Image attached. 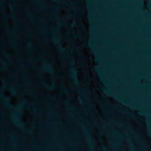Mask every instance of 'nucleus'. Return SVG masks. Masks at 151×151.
<instances>
[{"instance_id":"1","label":"nucleus","mask_w":151,"mask_h":151,"mask_svg":"<svg viewBox=\"0 0 151 151\" xmlns=\"http://www.w3.org/2000/svg\"><path fill=\"white\" fill-rule=\"evenodd\" d=\"M76 71L74 69H72L71 72L69 73L70 75L72 78L73 80L76 84H78L79 82L77 78V76L76 75Z\"/></svg>"},{"instance_id":"2","label":"nucleus","mask_w":151,"mask_h":151,"mask_svg":"<svg viewBox=\"0 0 151 151\" xmlns=\"http://www.w3.org/2000/svg\"><path fill=\"white\" fill-rule=\"evenodd\" d=\"M49 68H46V67H43L40 68V69L43 71L45 72H48L50 73H52L53 72V69L52 67V64L50 63L49 64Z\"/></svg>"},{"instance_id":"3","label":"nucleus","mask_w":151,"mask_h":151,"mask_svg":"<svg viewBox=\"0 0 151 151\" xmlns=\"http://www.w3.org/2000/svg\"><path fill=\"white\" fill-rule=\"evenodd\" d=\"M0 97L6 100V102L5 103L6 106L10 107H12L11 103L8 101L9 100V98L8 96H4L3 94L1 93L0 94Z\"/></svg>"},{"instance_id":"4","label":"nucleus","mask_w":151,"mask_h":151,"mask_svg":"<svg viewBox=\"0 0 151 151\" xmlns=\"http://www.w3.org/2000/svg\"><path fill=\"white\" fill-rule=\"evenodd\" d=\"M55 84H53L50 86H45V87L49 90H52L54 89L55 87Z\"/></svg>"},{"instance_id":"5","label":"nucleus","mask_w":151,"mask_h":151,"mask_svg":"<svg viewBox=\"0 0 151 151\" xmlns=\"http://www.w3.org/2000/svg\"><path fill=\"white\" fill-rule=\"evenodd\" d=\"M58 50L60 52H63L65 51V50L63 49L61 45H58L57 46Z\"/></svg>"},{"instance_id":"6","label":"nucleus","mask_w":151,"mask_h":151,"mask_svg":"<svg viewBox=\"0 0 151 151\" xmlns=\"http://www.w3.org/2000/svg\"><path fill=\"white\" fill-rule=\"evenodd\" d=\"M26 44L27 45L32 48H33L34 47V45L31 43L29 41H27L26 42Z\"/></svg>"},{"instance_id":"7","label":"nucleus","mask_w":151,"mask_h":151,"mask_svg":"<svg viewBox=\"0 0 151 151\" xmlns=\"http://www.w3.org/2000/svg\"><path fill=\"white\" fill-rule=\"evenodd\" d=\"M3 55L4 56L7 58L9 59H11V57L10 56L7 54L5 52H3Z\"/></svg>"},{"instance_id":"8","label":"nucleus","mask_w":151,"mask_h":151,"mask_svg":"<svg viewBox=\"0 0 151 151\" xmlns=\"http://www.w3.org/2000/svg\"><path fill=\"white\" fill-rule=\"evenodd\" d=\"M109 96H112L113 98H115V99H119V97H118L117 96H116L112 95L111 94H110V93L109 94Z\"/></svg>"},{"instance_id":"9","label":"nucleus","mask_w":151,"mask_h":151,"mask_svg":"<svg viewBox=\"0 0 151 151\" xmlns=\"http://www.w3.org/2000/svg\"><path fill=\"white\" fill-rule=\"evenodd\" d=\"M62 90L63 91L65 92H67L69 91L66 88H63Z\"/></svg>"},{"instance_id":"10","label":"nucleus","mask_w":151,"mask_h":151,"mask_svg":"<svg viewBox=\"0 0 151 151\" xmlns=\"http://www.w3.org/2000/svg\"><path fill=\"white\" fill-rule=\"evenodd\" d=\"M10 90L13 93H14L15 92V90L12 88H10Z\"/></svg>"},{"instance_id":"11","label":"nucleus","mask_w":151,"mask_h":151,"mask_svg":"<svg viewBox=\"0 0 151 151\" xmlns=\"http://www.w3.org/2000/svg\"><path fill=\"white\" fill-rule=\"evenodd\" d=\"M37 77L41 79H43L44 78V76H42L39 75L37 76Z\"/></svg>"},{"instance_id":"12","label":"nucleus","mask_w":151,"mask_h":151,"mask_svg":"<svg viewBox=\"0 0 151 151\" xmlns=\"http://www.w3.org/2000/svg\"><path fill=\"white\" fill-rule=\"evenodd\" d=\"M80 37V35L79 34H78L76 35H74V38H79Z\"/></svg>"},{"instance_id":"13","label":"nucleus","mask_w":151,"mask_h":151,"mask_svg":"<svg viewBox=\"0 0 151 151\" xmlns=\"http://www.w3.org/2000/svg\"><path fill=\"white\" fill-rule=\"evenodd\" d=\"M17 124L20 126L22 127L23 126V123L21 124L20 122H18L17 123Z\"/></svg>"},{"instance_id":"14","label":"nucleus","mask_w":151,"mask_h":151,"mask_svg":"<svg viewBox=\"0 0 151 151\" xmlns=\"http://www.w3.org/2000/svg\"><path fill=\"white\" fill-rule=\"evenodd\" d=\"M76 25V23L75 22L73 23L72 25H69V26L73 27Z\"/></svg>"},{"instance_id":"15","label":"nucleus","mask_w":151,"mask_h":151,"mask_svg":"<svg viewBox=\"0 0 151 151\" xmlns=\"http://www.w3.org/2000/svg\"><path fill=\"white\" fill-rule=\"evenodd\" d=\"M6 67L5 65H4V66L2 68H0V70H4L6 69Z\"/></svg>"},{"instance_id":"16","label":"nucleus","mask_w":151,"mask_h":151,"mask_svg":"<svg viewBox=\"0 0 151 151\" xmlns=\"http://www.w3.org/2000/svg\"><path fill=\"white\" fill-rule=\"evenodd\" d=\"M23 105V103H21L17 107V108H20L21 106H22V105Z\"/></svg>"},{"instance_id":"17","label":"nucleus","mask_w":151,"mask_h":151,"mask_svg":"<svg viewBox=\"0 0 151 151\" xmlns=\"http://www.w3.org/2000/svg\"><path fill=\"white\" fill-rule=\"evenodd\" d=\"M10 7L12 10H13L14 9V8L13 6L11 5L10 6Z\"/></svg>"},{"instance_id":"18","label":"nucleus","mask_w":151,"mask_h":151,"mask_svg":"<svg viewBox=\"0 0 151 151\" xmlns=\"http://www.w3.org/2000/svg\"><path fill=\"white\" fill-rule=\"evenodd\" d=\"M4 17H8L7 14L5 12H4Z\"/></svg>"},{"instance_id":"19","label":"nucleus","mask_w":151,"mask_h":151,"mask_svg":"<svg viewBox=\"0 0 151 151\" xmlns=\"http://www.w3.org/2000/svg\"><path fill=\"white\" fill-rule=\"evenodd\" d=\"M80 26L81 27L83 28L84 27L83 24V23H81L80 25Z\"/></svg>"},{"instance_id":"20","label":"nucleus","mask_w":151,"mask_h":151,"mask_svg":"<svg viewBox=\"0 0 151 151\" xmlns=\"http://www.w3.org/2000/svg\"><path fill=\"white\" fill-rule=\"evenodd\" d=\"M54 42H57L58 43H60V42L58 40H54Z\"/></svg>"},{"instance_id":"21","label":"nucleus","mask_w":151,"mask_h":151,"mask_svg":"<svg viewBox=\"0 0 151 151\" xmlns=\"http://www.w3.org/2000/svg\"><path fill=\"white\" fill-rule=\"evenodd\" d=\"M2 81L5 86H6V81L4 80H2Z\"/></svg>"},{"instance_id":"22","label":"nucleus","mask_w":151,"mask_h":151,"mask_svg":"<svg viewBox=\"0 0 151 151\" xmlns=\"http://www.w3.org/2000/svg\"><path fill=\"white\" fill-rule=\"evenodd\" d=\"M102 90H103V91H104V92H106V93H107V94L108 93L107 92V91H106V90L105 89H102Z\"/></svg>"},{"instance_id":"23","label":"nucleus","mask_w":151,"mask_h":151,"mask_svg":"<svg viewBox=\"0 0 151 151\" xmlns=\"http://www.w3.org/2000/svg\"><path fill=\"white\" fill-rule=\"evenodd\" d=\"M80 57L82 59H84L85 58V57L83 56L82 55H81Z\"/></svg>"},{"instance_id":"24","label":"nucleus","mask_w":151,"mask_h":151,"mask_svg":"<svg viewBox=\"0 0 151 151\" xmlns=\"http://www.w3.org/2000/svg\"><path fill=\"white\" fill-rule=\"evenodd\" d=\"M24 11L27 12H29V10L27 9H24Z\"/></svg>"},{"instance_id":"25","label":"nucleus","mask_w":151,"mask_h":151,"mask_svg":"<svg viewBox=\"0 0 151 151\" xmlns=\"http://www.w3.org/2000/svg\"><path fill=\"white\" fill-rule=\"evenodd\" d=\"M68 100H67V101H65V102H64V104H66L67 103V102H68Z\"/></svg>"},{"instance_id":"26","label":"nucleus","mask_w":151,"mask_h":151,"mask_svg":"<svg viewBox=\"0 0 151 151\" xmlns=\"http://www.w3.org/2000/svg\"><path fill=\"white\" fill-rule=\"evenodd\" d=\"M68 15V16L69 17H71L72 16V15L70 14H69Z\"/></svg>"},{"instance_id":"27","label":"nucleus","mask_w":151,"mask_h":151,"mask_svg":"<svg viewBox=\"0 0 151 151\" xmlns=\"http://www.w3.org/2000/svg\"><path fill=\"white\" fill-rule=\"evenodd\" d=\"M71 62H72V63H74V59H72V60H71Z\"/></svg>"},{"instance_id":"28","label":"nucleus","mask_w":151,"mask_h":151,"mask_svg":"<svg viewBox=\"0 0 151 151\" xmlns=\"http://www.w3.org/2000/svg\"><path fill=\"white\" fill-rule=\"evenodd\" d=\"M42 56H38L37 57V58H42Z\"/></svg>"},{"instance_id":"29","label":"nucleus","mask_w":151,"mask_h":151,"mask_svg":"<svg viewBox=\"0 0 151 151\" xmlns=\"http://www.w3.org/2000/svg\"><path fill=\"white\" fill-rule=\"evenodd\" d=\"M102 148L103 149H104V150L105 149V146H103L102 147Z\"/></svg>"},{"instance_id":"30","label":"nucleus","mask_w":151,"mask_h":151,"mask_svg":"<svg viewBox=\"0 0 151 151\" xmlns=\"http://www.w3.org/2000/svg\"><path fill=\"white\" fill-rule=\"evenodd\" d=\"M82 65H83V66H86V64L85 63H83L82 64Z\"/></svg>"},{"instance_id":"31","label":"nucleus","mask_w":151,"mask_h":151,"mask_svg":"<svg viewBox=\"0 0 151 151\" xmlns=\"http://www.w3.org/2000/svg\"><path fill=\"white\" fill-rule=\"evenodd\" d=\"M0 4L1 5H2L3 4V3L1 1H0Z\"/></svg>"},{"instance_id":"32","label":"nucleus","mask_w":151,"mask_h":151,"mask_svg":"<svg viewBox=\"0 0 151 151\" xmlns=\"http://www.w3.org/2000/svg\"><path fill=\"white\" fill-rule=\"evenodd\" d=\"M58 27H56L55 28V30H58Z\"/></svg>"},{"instance_id":"33","label":"nucleus","mask_w":151,"mask_h":151,"mask_svg":"<svg viewBox=\"0 0 151 151\" xmlns=\"http://www.w3.org/2000/svg\"><path fill=\"white\" fill-rule=\"evenodd\" d=\"M71 41L72 42H75L74 40H71Z\"/></svg>"},{"instance_id":"34","label":"nucleus","mask_w":151,"mask_h":151,"mask_svg":"<svg viewBox=\"0 0 151 151\" xmlns=\"http://www.w3.org/2000/svg\"><path fill=\"white\" fill-rule=\"evenodd\" d=\"M75 106H72L71 107V108H75Z\"/></svg>"},{"instance_id":"35","label":"nucleus","mask_w":151,"mask_h":151,"mask_svg":"<svg viewBox=\"0 0 151 151\" xmlns=\"http://www.w3.org/2000/svg\"><path fill=\"white\" fill-rule=\"evenodd\" d=\"M1 63L3 64H4V62L3 61H1Z\"/></svg>"},{"instance_id":"36","label":"nucleus","mask_w":151,"mask_h":151,"mask_svg":"<svg viewBox=\"0 0 151 151\" xmlns=\"http://www.w3.org/2000/svg\"><path fill=\"white\" fill-rule=\"evenodd\" d=\"M78 54H80V51H78Z\"/></svg>"},{"instance_id":"37","label":"nucleus","mask_w":151,"mask_h":151,"mask_svg":"<svg viewBox=\"0 0 151 151\" xmlns=\"http://www.w3.org/2000/svg\"><path fill=\"white\" fill-rule=\"evenodd\" d=\"M2 89H0V92H1L2 91Z\"/></svg>"},{"instance_id":"38","label":"nucleus","mask_w":151,"mask_h":151,"mask_svg":"<svg viewBox=\"0 0 151 151\" xmlns=\"http://www.w3.org/2000/svg\"><path fill=\"white\" fill-rule=\"evenodd\" d=\"M32 95H34V93L32 92L31 93Z\"/></svg>"},{"instance_id":"39","label":"nucleus","mask_w":151,"mask_h":151,"mask_svg":"<svg viewBox=\"0 0 151 151\" xmlns=\"http://www.w3.org/2000/svg\"><path fill=\"white\" fill-rule=\"evenodd\" d=\"M23 100L24 101H26V100L24 99H23Z\"/></svg>"},{"instance_id":"40","label":"nucleus","mask_w":151,"mask_h":151,"mask_svg":"<svg viewBox=\"0 0 151 151\" xmlns=\"http://www.w3.org/2000/svg\"><path fill=\"white\" fill-rule=\"evenodd\" d=\"M57 7H55L54 9H57Z\"/></svg>"},{"instance_id":"41","label":"nucleus","mask_w":151,"mask_h":151,"mask_svg":"<svg viewBox=\"0 0 151 151\" xmlns=\"http://www.w3.org/2000/svg\"><path fill=\"white\" fill-rule=\"evenodd\" d=\"M139 113H140V114H142V112H140Z\"/></svg>"},{"instance_id":"42","label":"nucleus","mask_w":151,"mask_h":151,"mask_svg":"<svg viewBox=\"0 0 151 151\" xmlns=\"http://www.w3.org/2000/svg\"><path fill=\"white\" fill-rule=\"evenodd\" d=\"M28 131V132H30V130H29Z\"/></svg>"},{"instance_id":"43","label":"nucleus","mask_w":151,"mask_h":151,"mask_svg":"<svg viewBox=\"0 0 151 151\" xmlns=\"http://www.w3.org/2000/svg\"><path fill=\"white\" fill-rule=\"evenodd\" d=\"M32 66H34V67H35V65H32Z\"/></svg>"},{"instance_id":"44","label":"nucleus","mask_w":151,"mask_h":151,"mask_svg":"<svg viewBox=\"0 0 151 151\" xmlns=\"http://www.w3.org/2000/svg\"><path fill=\"white\" fill-rule=\"evenodd\" d=\"M66 2H66V1L64 2V3H66Z\"/></svg>"},{"instance_id":"45","label":"nucleus","mask_w":151,"mask_h":151,"mask_svg":"<svg viewBox=\"0 0 151 151\" xmlns=\"http://www.w3.org/2000/svg\"><path fill=\"white\" fill-rule=\"evenodd\" d=\"M76 48L78 49L79 48V47H77Z\"/></svg>"},{"instance_id":"46","label":"nucleus","mask_w":151,"mask_h":151,"mask_svg":"<svg viewBox=\"0 0 151 151\" xmlns=\"http://www.w3.org/2000/svg\"><path fill=\"white\" fill-rule=\"evenodd\" d=\"M84 91V90H82V91Z\"/></svg>"},{"instance_id":"47","label":"nucleus","mask_w":151,"mask_h":151,"mask_svg":"<svg viewBox=\"0 0 151 151\" xmlns=\"http://www.w3.org/2000/svg\"><path fill=\"white\" fill-rule=\"evenodd\" d=\"M32 109H33V110H34V108H32Z\"/></svg>"},{"instance_id":"48","label":"nucleus","mask_w":151,"mask_h":151,"mask_svg":"<svg viewBox=\"0 0 151 151\" xmlns=\"http://www.w3.org/2000/svg\"><path fill=\"white\" fill-rule=\"evenodd\" d=\"M101 142H102V140H101Z\"/></svg>"},{"instance_id":"49","label":"nucleus","mask_w":151,"mask_h":151,"mask_svg":"<svg viewBox=\"0 0 151 151\" xmlns=\"http://www.w3.org/2000/svg\"><path fill=\"white\" fill-rule=\"evenodd\" d=\"M78 91H80V90H78Z\"/></svg>"},{"instance_id":"50","label":"nucleus","mask_w":151,"mask_h":151,"mask_svg":"<svg viewBox=\"0 0 151 151\" xmlns=\"http://www.w3.org/2000/svg\"><path fill=\"white\" fill-rule=\"evenodd\" d=\"M59 1V2H60V1Z\"/></svg>"}]
</instances>
